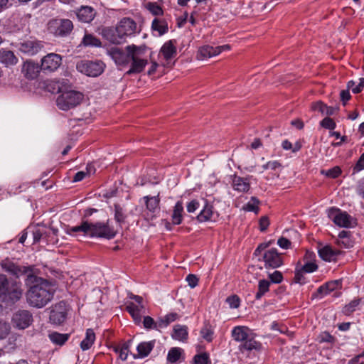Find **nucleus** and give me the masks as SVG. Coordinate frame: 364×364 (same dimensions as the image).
<instances>
[{
  "label": "nucleus",
  "mask_w": 364,
  "mask_h": 364,
  "mask_svg": "<svg viewBox=\"0 0 364 364\" xmlns=\"http://www.w3.org/2000/svg\"><path fill=\"white\" fill-rule=\"evenodd\" d=\"M33 280L34 284L26 292V300L30 306L41 309L52 301L55 287L51 282L42 278L33 277Z\"/></svg>",
  "instance_id": "1"
},
{
  "label": "nucleus",
  "mask_w": 364,
  "mask_h": 364,
  "mask_svg": "<svg viewBox=\"0 0 364 364\" xmlns=\"http://www.w3.org/2000/svg\"><path fill=\"white\" fill-rule=\"evenodd\" d=\"M70 231L72 233L80 232L91 237H105L107 239L112 238L116 235L115 231L109 227L108 223L100 222L92 223L85 221L80 225L72 227Z\"/></svg>",
  "instance_id": "2"
},
{
  "label": "nucleus",
  "mask_w": 364,
  "mask_h": 364,
  "mask_svg": "<svg viewBox=\"0 0 364 364\" xmlns=\"http://www.w3.org/2000/svg\"><path fill=\"white\" fill-rule=\"evenodd\" d=\"M23 289L21 282L9 279L0 274V300L4 302H16L23 295Z\"/></svg>",
  "instance_id": "3"
},
{
  "label": "nucleus",
  "mask_w": 364,
  "mask_h": 364,
  "mask_svg": "<svg viewBox=\"0 0 364 364\" xmlns=\"http://www.w3.org/2000/svg\"><path fill=\"white\" fill-rule=\"evenodd\" d=\"M232 336L235 341L241 342L239 348L244 350H259L262 345L255 339L252 330L244 326H237L232 330Z\"/></svg>",
  "instance_id": "4"
},
{
  "label": "nucleus",
  "mask_w": 364,
  "mask_h": 364,
  "mask_svg": "<svg viewBox=\"0 0 364 364\" xmlns=\"http://www.w3.org/2000/svg\"><path fill=\"white\" fill-rule=\"evenodd\" d=\"M146 48V46H137L134 44L126 47V51L131 55L130 60H132L131 68L127 72V75L139 73L143 71L148 61L141 57L145 53Z\"/></svg>",
  "instance_id": "5"
},
{
  "label": "nucleus",
  "mask_w": 364,
  "mask_h": 364,
  "mask_svg": "<svg viewBox=\"0 0 364 364\" xmlns=\"http://www.w3.org/2000/svg\"><path fill=\"white\" fill-rule=\"evenodd\" d=\"M74 28L73 23L68 18H53L47 24L49 33L57 38H65L70 36Z\"/></svg>",
  "instance_id": "6"
},
{
  "label": "nucleus",
  "mask_w": 364,
  "mask_h": 364,
  "mask_svg": "<svg viewBox=\"0 0 364 364\" xmlns=\"http://www.w3.org/2000/svg\"><path fill=\"white\" fill-rule=\"evenodd\" d=\"M84 98L82 93L68 90L62 92L56 99V104L59 109L62 110H69L79 105Z\"/></svg>",
  "instance_id": "7"
},
{
  "label": "nucleus",
  "mask_w": 364,
  "mask_h": 364,
  "mask_svg": "<svg viewBox=\"0 0 364 364\" xmlns=\"http://www.w3.org/2000/svg\"><path fill=\"white\" fill-rule=\"evenodd\" d=\"M328 217L340 228H350L356 225V220L348 213L337 208L327 210Z\"/></svg>",
  "instance_id": "8"
},
{
  "label": "nucleus",
  "mask_w": 364,
  "mask_h": 364,
  "mask_svg": "<svg viewBox=\"0 0 364 364\" xmlns=\"http://www.w3.org/2000/svg\"><path fill=\"white\" fill-rule=\"evenodd\" d=\"M129 298L134 300V302H127L126 309L133 318L136 324L141 321V314L145 313V306L143 304V299L138 295L130 294Z\"/></svg>",
  "instance_id": "9"
},
{
  "label": "nucleus",
  "mask_w": 364,
  "mask_h": 364,
  "mask_svg": "<svg viewBox=\"0 0 364 364\" xmlns=\"http://www.w3.org/2000/svg\"><path fill=\"white\" fill-rule=\"evenodd\" d=\"M105 65L102 61L81 60L77 64V69L82 73L90 77H97L104 70Z\"/></svg>",
  "instance_id": "10"
},
{
  "label": "nucleus",
  "mask_w": 364,
  "mask_h": 364,
  "mask_svg": "<svg viewBox=\"0 0 364 364\" xmlns=\"http://www.w3.org/2000/svg\"><path fill=\"white\" fill-rule=\"evenodd\" d=\"M18 50L28 55H34L44 48L43 41L35 38L24 40L16 45Z\"/></svg>",
  "instance_id": "11"
},
{
  "label": "nucleus",
  "mask_w": 364,
  "mask_h": 364,
  "mask_svg": "<svg viewBox=\"0 0 364 364\" xmlns=\"http://www.w3.org/2000/svg\"><path fill=\"white\" fill-rule=\"evenodd\" d=\"M68 310V306L64 301H60L53 306L49 317L50 322L56 325L63 323L67 318Z\"/></svg>",
  "instance_id": "12"
},
{
  "label": "nucleus",
  "mask_w": 364,
  "mask_h": 364,
  "mask_svg": "<svg viewBox=\"0 0 364 364\" xmlns=\"http://www.w3.org/2000/svg\"><path fill=\"white\" fill-rule=\"evenodd\" d=\"M62 63V58L56 53H49L41 60V69L43 73L55 71Z\"/></svg>",
  "instance_id": "13"
},
{
  "label": "nucleus",
  "mask_w": 364,
  "mask_h": 364,
  "mask_svg": "<svg viewBox=\"0 0 364 364\" xmlns=\"http://www.w3.org/2000/svg\"><path fill=\"white\" fill-rule=\"evenodd\" d=\"M263 260L266 267L277 268L282 265V256L275 248L267 250L263 254Z\"/></svg>",
  "instance_id": "14"
},
{
  "label": "nucleus",
  "mask_w": 364,
  "mask_h": 364,
  "mask_svg": "<svg viewBox=\"0 0 364 364\" xmlns=\"http://www.w3.org/2000/svg\"><path fill=\"white\" fill-rule=\"evenodd\" d=\"M101 35L102 37L112 44H121L125 42V39L122 33H119V27H105L102 29Z\"/></svg>",
  "instance_id": "15"
},
{
  "label": "nucleus",
  "mask_w": 364,
  "mask_h": 364,
  "mask_svg": "<svg viewBox=\"0 0 364 364\" xmlns=\"http://www.w3.org/2000/svg\"><path fill=\"white\" fill-rule=\"evenodd\" d=\"M12 321L16 327L20 329H25L31 325L33 318L28 311L21 310L14 315Z\"/></svg>",
  "instance_id": "16"
},
{
  "label": "nucleus",
  "mask_w": 364,
  "mask_h": 364,
  "mask_svg": "<svg viewBox=\"0 0 364 364\" xmlns=\"http://www.w3.org/2000/svg\"><path fill=\"white\" fill-rule=\"evenodd\" d=\"M117 26L119 27V33L121 32L123 34L125 40L127 37L134 35L136 32V23L130 18H123L118 23Z\"/></svg>",
  "instance_id": "17"
},
{
  "label": "nucleus",
  "mask_w": 364,
  "mask_h": 364,
  "mask_svg": "<svg viewBox=\"0 0 364 364\" xmlns=\"http://www.w3.org/2000/svg\"><path fill=\"white\" fill-rule=\"evenodd\" d=\"M41 70V66L38 63L26 60L23 65L21 72L26 78L33 80L38 77Z\"/></svg>",
  "instance_id": "18"
},
{
  "label": "nucleus",
  "mask_w": 364,
  "mask_h": 364,
  "mask_svg": "<svg viewBox=\"0 0 364 364\" xmlns=\"http://www.w3.org/2000/svg\"><path fill=\"white\" fill-rule=\"evenodd\" d=\"M109 54L115 63L119 65H127L130 62L131 55L127 52L125 53L119 48H112L109 50Z\"/></svg>",
  "instance_id": "19"
},
{
  "label": "nucleus",
  "mask_w": 364,
  "mask_h": 364,
  "mask_svg": "<svg viewBox=\"0 0 364 364\" xmlns=\"http://www.w3.org/2000/svg\"><path fill=\"white\" fill-rule=\"evenodd\" d=\"M341 288V279L330 281L319 287L318 289H317V294L319 295L320 297H323L324 296L330 294L331 292L336 290H339Z\"/></svg>",
  "instance_id": "20"
},
{
  "label": "nucleus",
  "mask_w": 364,
  "mask_h": 364,
  "mask_svg": "<svg viewBox=\"0 0 364 364\" xmlns=\"http://www.w3.org/2000/svg\"><path fill=\"white\" fill-rule=\"evenodd\" d=\"M160 54H161L164 58L168 61L173 58L177 54L176 49V41L169 40L166 41L161 47L160 50Z\"/></svg>",
  "instance_id": "21"
},
{
  "label": "nucleus",
  "mask_w": 364,
  "mask_h": 364,
  "mask_svg": "<svg viewBox=\"0 0 364 364\" xmlns=\"http://www.w3.org/2000/svg\"><path fill=\"white\" fill-rule=\"evenodd\" d=\"M96 14L95 9L89 6H82L76 12L77 19L84 23H90Z\"/></svg>",
  "instance_id": "22"
},
{
  "label": "nucleus",
  "mask_w": 364,
  "mask_h": 364,
  "mask_svg": "<svg viewBox=\"0 0 364 364\" xmlns=\"http://www.w3.org/2000/svg\"><path fill=\"white\" fill-rule=\"evenodd\" d=\"M18 60L13 51L2 48L0 50V63L6 67H11L17 64Z\"/></svg>",
  "instance_id": "23"
},
{
  "label": "nucleus",
  "mask_w": 364,
  "mask_h": 364,
  "mask_svg": "<svg viewBox=\"0 0 364 364\" xmlns=\"http://www.w3.org/2000/svg\"><path fill=\"white\" fill-rule=\"evenodd\" d=\"M341 254V251L333 250L329 245H326L318 250L319 257L326 262H334L337 257Z\"/></svg>",
  "instance_id": "24"
},
{
  "label": "nucleus",
  "mask_w": 364,
  "mask_h": 364,
  "mask_svg": "<svg viewBox=\"0 0 364 364\" xmlns=\"http://www.w3.org/2000/svg\"><path fill=\"white\" fill-rule=\"evenodd\" d=\"M232 178V187L234 190L239 192H247L250 188L249 179L237 175H233Z\"/></svg>",
  "instance_id": "25"
},
{
  "label": "nucleus",
  "mask_w": 364,
  "mask_h": 364,
  "mask_svg": "<svg viewBox=\"0 0 364 364\" xmlns=\"http://www.w3.org/2000/svg\"><path fill=\"white\" fill-rule=\"evenodd\" d=\"M188 327L185 325H176L173 327L171 338L174 340L185 342L188 339Z\"/></svg>",
  "instance_id": "26"
},
{
  "label": "nucleus",
  "mask_w": 364,
  "mask_h": 364,
  "mask_svg": "<svg viewBox=\"0 0 364 364\" xmlns=\"http://www.w3.org/2000/svg\"><path fill=\"white\" fill-rule=\"evenodd\" d=\"M151 29L162 36L168 31V22L164 18H155L151 23Z\"/></svg>",
  "instance_id": "27"
},
{
  "label": "nucleus",
  "mask_w": 364,
  "mask_h": 364,
  "mask_svg": "<svg viewBox=\"0 0 364 364\" xmlns=\"http://www.w3.org/2000/svg\"><path fill=\"white\" fill-rule=\"evenodd\" d=\"M1 267L3 270L16 277H18L23 272L18 266L9 259L3 260Z\"/></svg>",
  "instance_id": "28"
},
{
  "label": "nucleus",
  "mask_w": 364,
  "mask_h": 364,
  "mask_svg": "<svg viewBox=\"0 0 364 364\" xmlns=\"http://www.w3.org/2000/svg\"><path fill=\"white\" fill-rule=\"evenodd\" d=\"M215 55H218V53L215 47L205 45L199 48L197 54V58L203 60Z\"/></svg>",
  "instance_id": "29"
},
{
  "label": "nucleus",
  "mask_w": 364,
  "mask_h": 364,
  "mask_svg": "<svg viewBox=\"0 0 364 364\" xmlns=\"http://www.w3.org/2000/svg\"><path fill=\"white\" fill-rule=\"evenodd\" d=\"M96 336L92 328H87L85 332V336L80 343V348L82 350H89L94 344Z\"/></svg>",
  "instance_id": "30"
},
{
  "label": "nucleus",
  "mask_w": 364,
  "mask_h": 364,
  "mask_svg": "<svg viewBox=\"0 0 364 364\" xmlns=\"http://www.w3.org/2000/svg\"><path fill=\"white\" fill-rule=\"evenodd\" d=\"M81 45L85 47H96L102 46V42L100 38L91 33H85L81 41Z\"/></svg>",
  "instance_id": "31"
},
{
  "label": "nucleus",
  "mask_w": 364,
  "mask_h": 364,
  "mask_svg": "<svg viewBox=\"0 0 364 364\" xmlns=\"http://www.w3.org/2000/svg\"><path fill=\"white\" fill-rule=\"evenodd\" d=\"M155 345V341H151L148 342H142L137 346V351L139 357L144 358L146 357L150 352L152 350Z\"/></svg>",
  "instance_id": "32"
},
{
  "label": "nucleus",
  "mask_w": 364,
  "mask_h": 364,
  "mask_svg": "<svg viewBox=\"0 0 364 364\" xmlns=\"http://www.w3.org/2000/svg\"><path fill=\"white\" fill-rule=\"evenodd\" d=\"M337 244L345 248H350L353 247V242L350 238V232L342 230L339 232L338 236Z\"/></svg>",
  "instance_id": "33"
},
{
  "label": "nucleus",
  "mask_w": 364,
  "mask_h": 364,
  "mask_svg": "<svg viewBox=\"0 0 364 364\" xmlns=\"http://www.w3.org/2000/svg\"><path fill=\"white\" fill-rule=\"evenodd\" d=\"M180 316L176 312H171L165 315L164 316L159 317V324H158L161 328H166L170 323L179 319Z\"/></svg>",
  "instance_id": "34"
},
{
  "label": "nucleus",
  "mask_w": 364,
  "mask_h": 364,
  "mask_svg": "<svg viewBox=\"0 0 364 364\" xmlns=\"http://www.w3.org/2000/svg\"><path fill=\"white\" fill-rule=\"evenodd\" d=\"M183 355V350L178 347L171 348L167 354V361L171 363L179 361Z\"/></svg>",
  "instance_id": "35"
},
{
  "label": "nucleus",
  "mask_w": 364,
  "mask_h": 364,
  "mask_svg": "<svg viewBox=\"0 0 364 364\" xmlns=\"http://www.w3.org/2000/svg\"><path fill=\"white\" fill-rule=\"evenodd\" d=\"M214 215L213 206H202L200 213L197 215V219L199 222H205L212 220Z\"/></svg>",
  "instance_id": "36"
},
{
  "label": "nucleus",
  "mask_w": 364,
  "mask_h": 364,
  "mask_svg": "<svg viewBox=\"0 0 364 364\" xmlns=\"http://www.w3.org/2000/svg\"><path fill=\"white\" fill-rule=\"evenodd\" d=\"M48 336L53 343L62 346L68 340L70 335L53 332L50 333Z\"/></svg>",
  "instance_id": "37"
},
{
  "label": "nucleus",
  "mask_w": 364,
  "mask_h": 364,
  "mask_svg": "<svg viewBox=\"0 0 364 364\" xmlns=\"http://www.w3.org/2000/svg\"><path fill=\"white\" fill-rule=\"evenodd\" d=\"M270 282L266 279H261L258 282V291L255 294L256 299H260L267 291H269Z\"/></svg>",
  "instance_id": "38"
},
{
  "label": "nucleus",
  "mask_w": 364,
  "mask_h": 364,
  "mask_svg": "<svg viewBox=\"0 0 364 364\" xmlns=\"http://www.w3.org/2000/svg\"><path fill=\"white\" fill-rule=\"evenodd\" d=\"M158 324H159V318L155 321L154 318L149 316L144 317L143 325L146 330L154 329L159 331L161 328Z\"/></svg>",
  "instance_id": "39"
},
{
  "label": "nucleus",
  "mask_w": 364,
  "mask_h": 364,
  "mask_svg": "<svg viewBox=\"0 0 364 364\" xmlns=\"http://www.w3.org/2000/svg\"><path fill=\"white\" fill-rule=\"evenodd\" d=\"M201 337L207 342H211L213 339L214 331L208 324L204 325L200 331Z\"/></svg>",
  "instance_id": "40"
},
{
  "label": "nucleus",
  "mask_w": 364,
  "mask_h": 364,
  "mask_svg": "<svg viewBox=\"0 0 364 364\" xmlns=\"http://www.w3.org/2000/svg\"><path fill=\"white\" fill-rule=\"evenodd\" d=\"M145 7L154 16H160L164 15L162 8L156 2H148Z\"/></svg>",
  "instance_id": "41"
},
{
  "label": "nucleus",
  "mask_w": 364,
  "mask_h": 364,
  "mask_svg": "<svg viewBox=\"0 0 364 364\" xmlns=\"http://www.w3.org/2000/svg\"><path fill=\"white\" fill-rule=\"evenodd\" d=\"M159 191L155 192L153 195H147L143 197L142 202L145 205H158L160 202Z\"/></svg>",
  "instance_id": "42"
},
{
  "label": "nucleus",
  "mask_w": 364,
  "mask_h": 364,
  "mask_svg": "<svg viewBox=\"0 0 364 364\" xmlns=\"http://www.w3.org/2000/svg\"><path fill=\"white\" fill-rule=\"evenodd\" d=\"M11 332V326L9 323L0 319V341L7 338Z\"/></svg>",
  "instance_id": "43"
},
{
  "label": "nucleus",
  "mask_w": 364,
  "mask_h": 364,
  "mask_svg": "<svg viewBox=\"0 0 364 364\" xmlns=\"http://www.w3.org/2000/svg\"><path fill=\"white\" fill-rule=\"evenodd\" d=\"M363 299H356L352 300L349 304H346L344 307V313L346 314H350L355 311L358 306L362 302Z\"/></svg>",
  "instance_id": "44"
},
{
  "label": "nucleus",
  "mask_w": 364,
  "mask_h": 364,
  "mask_svg": "<svg viewBox=\"0 0 364 364\" xmlns=\"http://www.w3.org/2000/svg\"><path fill=\"white\" fill-rule=\"evenodd\" d=\"M321 173L331 178H336L341 174V169L338 166H334L328 170H321Z\"/></svg>",
  "instance_id": "45"
},
{
  "label": "nucleus",
  "mask_w": 364,
  "mask_h": 364,
  "mask_svg": "<svg viewBox=\"0 0 364 364\" xmlns=\"http://www.w3.org/2000/svg\"><path fill=\"white\" fill-rule=\"evenodd\" d=\"M114 218L117 222L122 223L127 217V213L124 208V206H115Z\"/></svg>",
  "instance_id": "46"
},
{
  "label": "nucleus",
  "mask_w": 364,
  "mask_h": 364,
  "mask_svg": "<svg viewBox=\"0 0 364 364\" xmlns=\"http://www.w3.org/2000/svg\"><path fill=\"white\" fill-rule=\"evenodd\" d=\"M183 206H175L172 214V222L175 225L181 224L182 221Z\"/></svg>",
  "instance_id": "47"
},
{
  "label": "nucleus",
  "mask_w": 364,
  "mask_h": 364,
  "mask_svg": "<svg viewBox=\"0 0 364 364\" xmlns=\"http://www.w3.org/2000/svg\"><path fill=\"white\" fill-rule=\"evenodd\" d=\"M114 351L119 354V358L122 360H127L129 353V344L124 343L121 346L115 347Z\"/></svg>",
  "instance_id": "48"
},
{
  "label": "nucleus",
  "mask_w": 364,
  "mask_h": 364,
  "mask_svg": "<svg viewBox=\"0 0 364 364\" xmlns=\"http://www.w3.org/2000/svg\"><path fill=\"white\" fill-rule=\"evenodd\" d=\"M209 362V355L207 353L197 354L193 357L194 364H208Z\"/></svg>",
  "instance_id": "49"
},
{
  "label": "nucleus",
  "mask_w": 364,
  "mask_h": 364,
  "mask_svg": "<svg viewBox=\"0 0 364 364\" xmlns=\"http://www.w3.org/2000/svg\"><path fill=\"white\" fill-rule=\"evenodd\" d=\"M226 302L231 309H237L240 304V299L237 295H232L226 299Z\"/></svg>",
  "instance_id": "50"
},
{
  "label": "nucleus",
  "mask_w": 364,
  "mask_h": 364,
  "mask_svg": "<svg viewBox=\"0 0 364 364\" xmlns=\"http://www.w3.org/2000/svg\"><path fill=\"white\" fill-rule=\"evenodd\" d=\"M268 277L270 279V281H269L270 284L271 283L279 284L283 280V275H282V272L279 271H277V270L274 271L272 273L269 274Z\"/></svg>",
  "instance_id": "51"
},
{
  "label": "nucleus",
  "mask_w": 364,
  "mask_h": 364,
  "mask_svg": "<svg viewBox=\"0 0 364 364\" xmlns=\"http://www.w3.org/2000/svg\"><path fill=\"white\" fill-rule=\"evenodd\" d=\"M299 268L303 271L304 273H312L318 269V266L313 262H309Z\"/></svg>",
  "instance_id": "52"
},
{
  "label": "nucleus",
  "mask_w": 364,
  "mask_h": 364,
  "mask_svg": "<svg viewBox=\"0 0 364 364\" xmlns=\"http://www.w3.org/2000/svg\"><path fill=\"white\" fill-rule=\"evenodd\" d=\"M321 125L330 130H333L336 128V123L333 119L330 117H325L321 122Z\"/></svg>",
  "instance_id": "53"
},
{
  "label": "nucleus",
  "mask_w": 364,
  "mask_h": 364,
  "mask_svg": "<svg viewBox=\"0 0 364 364\" xmlns=\"http://www.w3.org/2000/svg\"><path fill=\"white\" fill-rule=\"evenodd\" d=\"M46 90L52 93L58 92L60 91V85L57 82H48L46 85Z\"/></svg>",
  "instance_id": "54"
},
{
  "label": "nucleus",
  "mask_w": 364,
  "mask_h": 364,
  "mask_svg": "<svg viewBox=\"0 0 364 364\" xmlns=\"http://www.w3.org/2000/svg\"><path fill=\"white\" fill-rule=\"evenodd\" d=\"M280 167H282V164L278 161H269L266 164H264L262 166V168L264 170H276L277 168H279Z\"/></svg>",
  "instance_id": "55"
},
{
  "label": "nucleus",
  "mask_w": 364,
  "mask_h": 364,
  "mask_svg": "<svg viewBox=\"0 0 364 364\" xmlns=\"http://www.w3.org/2000/svg\"><path fill=\"white\" fill-rule=\"evenodd\" d=\"M363 169H364V153L361 154L353 167V173L358 172Z\"/></svg>",
  "instance_id": "56"
},
{
  "label": "nucleus",
  "mask_w": 364,
  "mask_h": 364,
  "mask_svg": "<svg viewBox=\"0 0 364 364\" xmlns=\"http://www.w3.org/2000/svg\"><path fill=\"white\" fill-rule=\"evenodd\" d=\"M259 230L262 232H264L267 230V228L269 225V221L267 216H263L259 220Z\"/></svg>",
  "instance_id": "57"
},
{
  "label": "nucleus",
  "mask_w": 364,
  "mask_h": 364,
  "mask_svg": "<svg viewBox=\"0 0 364 364\" xmlns=\"http://www.w3.org/2000/svg\"><path fill=\"white\" fill-rule=\"evenodd\" d=\"M277 245L282 249H289L291 246V242L285 238V237H280L279 238V240H277Z\"/></svg>",
  "instance_id": "58"
},
{
  "label": "nucleus",
  "mask_w": 364,
  "mask_h": 364,
  "mask_svg": "<svg viewBox=\"0 0 364 364\" xmlns=\"http://www.w3.org/2000/svg\"><path fill=\"white\" fill-rule=\"evenodd\" d=\"M186 281L191 288L196 287L198 282V278L193 274H188L186 277Z\"/></svg>",
  "instance_id": "59"
},
{
  "label": "nucleus",
  "mask_w": 364,
  "mask_h": 364,
  "mask_svg": "<svg viewBox=\"0 0 364 364\" xmlns=\"http://www.w3.org/2000/svg\"><path fill=\"white\" fill-rule=\"evenodd\" d=\"M312 109L314 110H318L323 113L325 112V109H327V106L324 105L322 102L318 101L312 105Z\"/></svg>",
  "instance_id": "60"
},
{
  "label": "nucleus",
  "mask_w": 364,
  "mask_h": 364,
  "mask_svg": "<svg viewBox=\"0 0 364 364\" xmlns=\"http://www.w3.org/2000/svg\"><path fill=\"white\" fill-rule=\"evenodd\" d=\"M341 100L345 105L346 102L350 99L351 96L348 90H343L340 94Z\"/></svg>",
  "instance_id": "61"
},
{
  "label": "nucleus",
  "mask_w": 364,
  "mask_h": 364,
  "mask_svg": "<svg viewBox=\"0 0 364 364\" xmlns=\"http://www.w3.org/2000/svg\"><path fill=\"white\" fill-rule=\"evenodd\" d=\"M117 193H118V191H117V189L115 188V189L112 190L109 192H105V193H103L102 194L99 193L98 196L102 197L103 198H105V199H109V198H113L114 196H117Z\"/></svg>",
  "instance_id": "62"
},
{
  "label": "nucleus",
  "mask_w": 364,
  "mask_h": 364,
  "mask_svg": "<svg viewBox=\"0 0 364 364\" xmlns=\"http://www.w3.org/2000/svg\"><path fill=\"white\" fill-rule=\"evenodd\" d=\"M271 244V242H265V243H261L257 249L255 250L254 255L256 256H258L261 254V252L264 250L266 248H267L269 245Z\"/></svg>",
  "instance_id": "63"
},
{
  "label": "nucleus",
  "mask_w": 364,
  "mask_h": 364,
  "mask_svg": "<svg viewBox=\"0 0 364 364\" xmlns=\"http://www.w3.org/2000/svg\"><path fill=\"white\" fill-rule=\"evenodd\" d=\"M291 124L295 127L298 129H302L304 128V122L299 119L292 120Z\"/></svg>",
  "instance_id": "64"
}]
</instances>
